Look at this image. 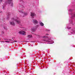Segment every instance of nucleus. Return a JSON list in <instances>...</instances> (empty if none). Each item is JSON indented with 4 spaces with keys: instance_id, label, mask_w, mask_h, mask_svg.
Masks as SVG:
<instances>
[{
    "instance_id": "13",
    "label": "nucleus",
    "mask_w": 75,
    "mask_h": 75,
    "mask_svg": "<svg viewBox=\"0 0 75 75\" xmlns=\"http://www.w3.org/2000/svg\"><path fill=\"white\" fill-rule=\"evenodd\" d=\"M40 25H41V26H44V25L43 23L41 22L40 23Z\"/></svg>"
},
{
    "instance_id": "12",
    "label": "nucleus",
    "mask_w": 75,
    "mask_h": 75,
    "mask_svg": "<svg viewBox=\"0 0 75 75\" xmlns=\"http://www.w3.org/2000/svg\"><path fill=\"white\" fill-rule=\"evenodd\" d=\"M5 40H8V41H5V42H10V41H12V40H10V39H5Z\"/></svg>"
},
{
    "instance_id": "25",
    "label": "nucleus",
    "mask_w": 75,
    "mask_h": 75,
    "mask_svg": "<svg viewBox=\"0 0 75 75\" xmlns=\"http://www.w3.org/2000/svg\"><path fill=\"white\" fill-rule=\"evenodd\" d=\"M47 44H49V43H47Z\"/></svg>"
},
{
    "instance_id": "18",
    "label": "nucleus",
    "mask_w": 75,
    "mask_h": 75,
    "mask_svg": "<svg viewBox=\"0 0 75 75\" xmlns=\"http://www.w3.org/2000/svg\"><path fill=\"white\" fill-rule=\"evenodd\" d=\"M46 31H48V32H50V30L47 29L46 30Z\"/></svg>"
},
{
    "instance_id": "16",
    "label": "nucleus",
    "mask_w": 75,
    "mask_h": 75,
    "mask_svg": "<svg viewBox=\"0 0 75 75\" xmlns=\"http://www.w3.org/2000/svg\"><path fill=\"white\" fill-rule=\"evenodd\" d=\"M21 2L23 3H24V1H23V0H20V2Z\"/></svg>"
},
{
    "instance_id": "19",
    "label": "nucleus",
    "mask_w": 75,
    "mask_h": 75,
    "mask_svg": "<svg viewBox=\"0 0 75 75\" xmlns=\"http://www.w3.org/2000/svg\"><path fill=\"white\" fill-rule=\"evenodd\" d=\"M4 29H5V30H7V27H4Z\"/></svg>"
},
{
    "instance_id": "5",
    "label": "nucleus",
    "mask_w": 75,
    "mask_h": 75,
    "mask_svg": "<svg viewBox=\"0 0 75 75\" xmlns=\"http://www.w3.org/2000/svg\"><path fill=\"white\" fill-rule=\"evenodd\" d=\"M43 38H46V39H44L43 40V41L44 42H53L54 43V42H53L52 40H51V38L46 37L45 36L43 37Z\"/></svg>"
},
{
    "instance_id": "3",
    "label": "nucleus",
    "mask_w": 75,
    "mask_h": 75,
    "mask_svg": "<svg viewBox=\"0 0 75 75\" xmlns=\"http://www.w3.org/2000/svg\"><path fill=\"white\" fill-rule=\"evenodd\" d=\"M7 4H10L11 6H13V0H6L5 3L3 5L2 9L4 10L6 9V5H7Z\"/></svg>"
},
{
    "instance_id": "24",
    "label": "nucleus",
    "mask_w": 75,
    "mask_h": 75,
    "mask_svg": "<svg viewBox=\"0 0 75 75\" xmlns=\"http://www.w3.org/2000/svg\"><path fill=\"white\" fill-rule=\"evenodd\" d=\"M49 44H52V43H49Z\"/></svg>"
},
{
    "instance_id": "10",
    "label": "nucleus",
    "mask_w": 75,
    "mask_h": 75,
    "mask_svg": "<svg viewBox=\"0 0 75 75\" xmlns=\"http://www.w3.org/2000/svg\"><path fill=\"white\" fill-rule=\"evenodd\" d=\"M31 16L32 17L34 18V16H35V13H31Z\"/></svg>"
},
{
    "instance_id": "6",
    "label": "nucleus",
    "mask_w": 75,
    "mask_h": 75,
    "mask_svg": "<svg viewBox=\"0 0 75 75\" xmlns=\"http://www.w3.org/2000/svg\"><path fill=\"white\" fill-rule=\"evenodd\" d=\"M19 13L22 14V17H24V16H27V15H28L27 13H24V12L23 11H22L21 10L19 11Z\"/></svg>"
},
{
    "instance_id": "17",
    "label": "nucleus",
    "mask_w": 75,
    "mask_h": 75,
    "mask_svg": "<svg viewBox=\"0 0 75 75\" xmlns=\"http://www.w3.org/2000/svg\"><path fill=\"white\" fill-rule=\"evenodd\" d=\"M39 27V25H37L36 26V27H35V28H37V27Z\"/></svg>"
},
{
    "instance_id": "7",
    "label": "nucleus",
    "mask_w": 75,
    "mask_h": 75,
    "mask_svg": "<svg viewBox=\"0 0 75 75\" xmlns=\"http://www.w3.org/2000/svg\"><path fill=\"white\" fill-rule=\"evenodd\" d=\"M19 33L20 34H21L22 35H26L25 32H24V31H21L19 32Z\"/></svg>"
},
{
    "instance_id": "22",
    "label": "nucleus",
    "mask_w": 75,
    "mask_h": 75,
    "mask_svg": "<svg viewBox=\"0 0 75 75\" xmlns=\"http://www.w3.org/2000/svg\"><path fill=\"white\" fill-rule=\"evenodd\" d=\"M0 14H2V11H1L0 12Z\"/></svg>"
},
{
    "instance_id": "26",
    "label": "nucleus",
    "mask_w": 75,
    "mask_h": 75,
    "mask_svg": "<svg viewBox=\"0 0 75 75\" xmlns=\"http://www.w3.org/2000/svg\"><path fill=\"white\" fill-rule=\"evenodd\" d=\"M13 42H12L11 43H13Z\"/></svg>"
},
{
    "instance_id": "15",
    "label": "nucleus",
    "mask_w": 75,
    "mask_h": 75,
    "mask_svg": "<svg viewBox=\"0 0 75 75\" xmlns=\"http://www.w3.org/2000/svg\"><path fill=\"white\" fill-rule=\"evenodd\" d=\"M1 33L2 34H3L4 33V31L2 30L1 31Z\"/></svg>"
},
{
    "instance_id": "21",
    "label": "nucleus",
    "mask_w": 75,
    "mask_h": 75,
    "mask_svg": "<svg viewBox=\"0 0 75 75\" xmlns=\"http://www.w3.org/2000/svg\"><path fill=\"white\" fill-rule=\"evenodd\" d=\"M49 34H46V36H48V35Z\"/></svg>"
},
{
    "instance_id": "20",
    "label": "nucleus",
    "mask_w": 75,
    "mask_h": 75,
    "mask_svg": "<svg viewBox=\"0 0 75 75\" xmlns=\"http://www.w3.org/2000/svg\"><path fill=\"white\" fill-rule=\"evenodd\" d=\"M23 25L21 24H19V26H20V27H21L22 26H23Z\"/></svg>"
},
{
    "instance_id": "2",
    "label": "nucleus",
    "mask_w": 75,
    "mask_h": 75,
    "mask_svg": "<svg viewBox=\"0 0 75 75\" xmlns=\"http://www.w3.org/2000/svg\"><path fill=\"white\" fill-rule=\"evenodd\" d=\"M19 20L20 19L18 17H16L15 18H12L11 19V21L10 22V24L11 25L14 26L16 25V23L14 21H15L16 23H17L18 24H20V21Z\"/></svg>"
},
{
    "instance_id": "23",
    "label": "nucleus",
    "mask_w": 75,
    "mask_h": 75,
    "mask_svg": "<svg viewBox=\"0 0 75 75\" xmlns=\"http://www.w3.org/2000/svg\"><path fill=\"white\" fill-rule=\"evenodd\" d=\"M17 42V41H14V42Z\"/></svg>"
},
{
    "instance_id": "1",
    "label": "nucleus",
    "mask_w": 75,
    "mask_h": 75,
    "mask_svg": "<svg viewBox=\"0 0 75 75\" xmlns=\"http://www.w3.org/2000/svg\"><path fill=\"white\" fill-rule=\"evenodd\" d=\"M72 11H73V10L71 9L68 10V13L69 14V16H71V18L69 19V21L70 24H71L72 25H74V24H73V22H72V19H74L75 17V12L73 13Z\"/></svg>"
},
{
    "instance_id": "8",
    "label": "nucleus",
    "mask_w": 75,
    "mask_h": 75,
    "mask_svg": "<svg viewBox=\"0 0 75 75\" xmlns=\"http://www.w3.org/2000/svg\"><path fill=\"white\" fill-rule=\"evenodd\" d=\"M33 23L34 24H37L38 22V21L36 19H33Z\"/></svg>"
},
{
    "instance_id": "4",
    "label": "nucleus",
    "mask_w": 75,
    "mask_h": 75,
    "mask_svg": "<svg viewBox=\"0 0 75 75\" xmlns=\"http://www.w3.org/2000/svg\"><path fill=\"white\" fill-rule=\"evenodd\" d=\"M66 29L67 28L69 30V32L68 33V35H71L72 34H75V28H71V27H69L68 25H67L66 27L65 28Z\"/></svg>"
},
{
    "instance_id": "14",
    "label": "nucleus",
    "mask_w": 75,
    "mask_h": 75,
    "mask_svg": "<svg viewBox=\"0 0 75 75\" xmlns=\"http://www.w3.org/2000/svg\"><path fill=\"white\" fill-rule=\"evenodd\" d=\"M28 37L29 38H31V37H33V36L32 35H28Z\"/></svg>"
},
{
    "instance_id": "11",
    "label": "nucleus",
    "mask_w": 75,
    "mask_h": 75,
    "mask_svg": "<svg viewBox=\"0 0 75 75\" xmlns=\"http://www.w3.org/2000/svg\"><path fill=\"white\" fill-rule=\"evenodd\" d=\"M36 28L35 27L32 28H31V31H35L36 30Z\"/></svg>"
},
{
    "instance_id": "9",
    "label": "nucleus",
    "mask_w": 75,
    "mask_h": 75,
    "mask_svg": "<svg viewBox=\"0 0 75 75\" xmlns=\"http://www.w3.org/2000/svg\"><path fill=\"white\" fill-rule=\"evenodd\" d=\"M10 13L9 12L7 14V17L6 19L8 20L10 18Z\"/></svg>"
}]
</instances>
